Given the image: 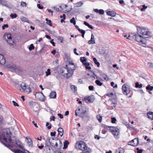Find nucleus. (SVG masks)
<instances>
[{"label": "nucleus", "mask_w": 153, "mask_h": 153, "mask_svg": "<svg viewBox=\"0 0 153 153\" xmlns=\"http://www.w3.org/2000/svg\"><path fill=\"white\" fill-rule=\"evenodd\" d=\"M75 69L62 67L60 69V73L65 78H69L73 74Z\"/></svg>", "instance_id": "obj_1"}, {"label": "nucleus", "mask_w": 153, "mask_h": 153, "mask_svg": "<svg viewBox=\"0 0 153 153\" xmlns=\"http://www.w3.org/2000/svg\"><path fill=\"white\" fill-rule=\"evenodd\" d=\"M16 87L22 92L28 94L30 91V89L29 86L26 85L25 83H22L21 84L17 83L15 85Z\"/></svg>", "instance_id": "obj_2"}, {"label": "nucleus", "mask_w": 153, "mask_h": 153, "mask_svg": "<svg viewBox=\"0 0 153 153\" xmlns=\"http://www.w3.org/2000/svg\"><path fill=\"white\" fill-rule=\"evenodd\" d=\"M137 33L141 34L142 35H146L148 37L146 38L151 37L152 34L151 32L149 31L148 29L145 27H140L139 26H137Z\"/></svg>", "instance_id": "obj_3"}, {"label": "nucleus", "mask_w": 153, "mask_h": 153, "mask_svg": "<svg viewBox=\"0 0 153 153\" xmlns=\"http://www.w3.org/2000/svg\"><path fill=\"white\" fill-rule=\"evenodd\" d=\"M11 133L9 129H7L4 131L2 134L1 138L3 140L7 143H11L12 140L11 139Z\"/></svg>", "instance_id": "obj_4"}, {"label": "nucleus", "mask_w": 153, "mask_h": 153, "mask_svg": "<svg viewBox=\"0 0 153 153\" xmlns=\"http://www.w3.org/2000/svg\"><path fill=\"white\" fill-rule=\"evenodd\" d=\"M106 128L114 136H117L119 134V131L117 127L112 126H106Z\"/></svg>", "instance_id": "obj_5"}, {"label": "nucleus", "mask_w": 153, "mask_h": 153, "mask_svg": "<svg viewBox=\"0 0 153 153\" xmlns=\"http://www.w3.org/2000/svg\"><path fill=\"white\" fill-rule=\"evenodd\" d=\"M79 112L80 113L79 114V117H83L86 114L87 108L86 106L84 105H80L77 109Z\"/></svg>", "instance_id": "obj_6"}, {"label": "nucleus", "mask_w": 153, "mask_h": 153, "mask_svg": "<svg viewBox=\"0 0 153 153\" xmlns=\"http://www.w3.org/2000/svg\"><path fill=\"white\" fill-rule=\"evenodd\" d=\"M135 36V39L136 41L139 43L140 44H143L146 45L147 44V41L145 38H143L139 34L134 35Z\"/></svg>", "instance_id": "obj_7"}, {"label": "nucleus", "mask_w": 153, "mask_h": 153, "mask_svg": "<svg viewBox=\"0 0 153 153\" xmlns=\"http://www.w3.org/2000/svg\"><path fill=\"white\" fill-rule=\"evenodd\" d=\"M77 145H78V148L80 150L83 151L87 149V147L86 144L83 141H81L78 143L77 142L76 144V146Z\"/></svg>", "instance_id": "obj_8"}, {"label": "nucleus", "mask_w": 153, "mask_h": 153, "mask_svg": "<svg viewBox=\"0 0 153 153\" xmlns=\"http://www.w3.org/2000/svg\"><path fill=\"white\" fill-rule=\"evenodd\" d=\"M123 93L125 95H127L129 94L131 91L129 85L125 84L122 87Z\"/></svg>", "instance_id": "obj_9"}, {"label": "nucleus", "mask_w": 153, "mask_h": 153, "mask_svg": "<svg viewBox=\"0 0 153 153\" xmlns=\"http://www.w3.org/2000/svg\"><path fill=\"white\" fill-rule=\"evenodd\" d=\"M35 96L37 99L42 102H44L45 100V97L42 92H39L36 93Z\"/></svg>", "instance_id": "obj_10"}, {"label": "nucleus", "mask_w": 153, "mask_h": 153, "mask_svg": "<svg viewBox=\"0 0 153 153\" xmlns=\"http://www.w3.org/2000/svg\"><path fill=\"white\" fill-rule=\"evenodd\" d=\"M129 143H130L129 144L132 146H136L139 143V139L138 138H135L130 142Z\"/></svg>", "instance_id": "obj_11"}, {"label": "nucleus", "mask_w": 153, "mask_h": 153, "mask_svg": "<svg viewBox=\"0 0 153 153\" xmlns=\"http://www.w3.org/2000/svg\"><path fill=\"white\" fill-rule=\"evenodd\" d=\"M15 143L18 146V147L21 149H22L24 151H26V152H29L27 150H25L23 146H22V144L21 142L19 140H16L15 142Z\"/></svg>", "instance_id": "obj_12"}, {"label": "nucleus", "mask_w": 153, "mask_h": 153, "mask_svg": "<svg viewBox=\"0 0 153 153\" xmlns=\"http://www.w3.org/2000/svg\"><path fill=\"white\" fill-rule=\"evenodd\" d=\"M85 99L86 100H87L89 103H91L94 101L95 98L93 96H92L85 97Z\"/></svg>", "instance_id": "obj_13"}, {"label": "nucleus", "mask_w": 153, "mask_h": 153, "mask_svg": "<svg viewBox=\"0 0 153 153\" xmlns=\"http://www.w3.org/2000/svg\"><path fill=\"white\" fill-rule=\"evenodd\" d=\"M8 67L12 71H16V70H20L19 68H18V67L15 65H9L8 66Z\"/></svg>", "instance_id": "obj_14"}, {"label": "nucleus", "mask_w": 153, "mask_h": 153, "mask_svg": "<svg viewBox=\"0 0 153 153\" xmlns=\"http://www.w3.org/2000/svg\"><path fill=\"white\" fill-rule=\"evenodd\" d=\"M6 62V60L4 56L0 54V65H4L5 64Z\"/></svg>", "instance_id": "obj_15"}, {"label": "nucleus", "mask_w": 153, "mask_h": 153, "mask_svg": "<svg viewBox=\"0 0 153 153\" xmlns=\"http://www.w3.org/2000/svg\"><path fill=\"white\" fill-rule=\"evenodd\" d=\"M3 37L7 41L11 39H12L11 35L8 33L4 34Z\"/></svg>", "instance_id": "obj_16"}, {"label": "nucleus", "mask_w": 153, "mask_h": 153, "mask_svg": "<svg viewBox=\"0 0 153 153\" xmlns=\"http://www.w3.org/2000/svg\"><path fill=\"white\" fill-rule=\"evenodd\" d=\"M94 36L92 34L91 35V39L88 41V43L89 44H95V43Z\"/></svg>", "instance_id": "obj_17"}, {"label": "nucleus", "mask_w": 153, "mask_h": 153, "mask_svg": "<svg viewBox=\"0 0 153 153\" xmlns=\"http://www.w3.org/2000/svg\"><path fill=\"white\" fill-rule=\"evenodd\" d=\"M0 4L2 5V6H5L7 7H8V5L7 2L5 0H0Z\"/></svg>", "instance_id": "obj_18"}, {"label": "nucleus", "mask_w": 153, "mask_h": 153, "mask_svg": "<svg viewBox=\"0 0 153 153\" xmlns=\"http://www.w3.org/2000/svg\"><path fill=\"white\" fill-rule=\"evenodd\" d=\"M94 11L95 12L99 13L100 15H103L104 13V11L102 9L98 10L97 9H94Z\"/></svg>", "instance_id": "obj_19"}, {"label": "nucleus", "mask_w": 153, "mask_h": 153, "mask_svg": "<svg viewBox=\"0 0 153 153\" xmlns=\"http://www.w3.org/2000/svg\"><path fill=\"white\" fill-rule=\"evenodd\" d=\"M26 139L27 140V143L29 147H32L33 146V142L31 139L29 138L26 137Z\"/></svg>", "instance_id": "obj_20"}, {"label": "nucleus", "mask_w": 153, "mask_h": 153, "mask_svg": "<svg viewBox=\"0 0 153 153\" xmlns=\"http://www.w3.org/2000/svg\"><path fill=\"white\" fill-rule=\"evenodd\" d=\"M107 14L111 17H114L116 16V13L114 11H108L106 12Z\"/></svg>", "instance_id": "obj_21"}, {"label": "nucleus", "mask_w": 153, "mask_h": 153, "mask_svg": "<svg viewBox=\"0 0 153 153\" xmlns=\"http://www.w3.org/2000/svg\"><path fill=\"white\" fill-rule=\"evenodd\" d=\"M81 62L85 65H87V59L85 57H81L80 58Z\"/></svg>", "instance_id": "obj_22"}, {"label": "nucleus", "mask_w": 153, "mask_h": 153, "mask_svg": "<svg viewBox=\"0 0 153 153\" xmlns=\"http://www.w3.org/2000/svg\"><path fill=\"white\" fill-rule=\"evenodd\" d=\"M58 134H59L61 137L62 136L63 133V130L62 128H59L58 129Z\"/></svg>", "instance_id": "obj_23"}, {"label": "nucleus", "mask_w": 153, "mask_h": 153, "mask_svg": "<svg viewBox=\"0 0 153 153\" xmlns=\"http://www.w3.org/2000/svg\"><path fill=\"white\" fill-rule=\"evenodd\" d=\"M147 116L149 119L153 120V112H149L147 113Z\"/></svg>", "instance_id": "obj_24"}, {"label": "nucleus", "mask_w": 153, "mask_h": 153, "mask_svg": "<svg viewBox=\"0 0 153 153\" xmlns=\"http://www.w3.org/2000/svg\"><path fill=\"white\" fill-rule=\"evenodd\" d=\"M124 149L121 148H118L116 150L115 153H124Z\"/></svg>", "instance_id": "obj_25"}, {"label": "nucleus", "mask_w": 153, "mask_h": 153, "mask_svg": "<svg viewBox=\"0 0 153 153\" xmlns=\"http://www.w3.org/2000/svg\"><path fill=\"white\" fill-rule=\"evenodd\" d=\"M51 98H55L56 97V93L55 92H52L50 94Z\"/></svg>", "instance_id": "obj_26"}, {"label": "nucleus", "mask_w": 153, "mask_h": 153, "mask_svg": "<svg viewBox=\"0 0 153 153\" xmlns=\"http://www.w3.org/2000/svg\"><path fill=\"white\" fill-rule=\"evenodd\" d=\"M83 4V3L82 1H80L74 4L75 7H79L81 6Z\"/></svg>", "instance_id": "obj_27"}, {"label": "nucleus", "mask_w": 153, "mask_h": 153, "mask_svg": "<svg viewBox=\"0 0 153 153\" xmlns=\"http://www.w3.org/2000/svg\"><path fill=\"white\" fill-rule=\"evenodd\" d=\"M117 104V101L114 98V101H113L111 104V106L112 107H115Z\"/></svg>", "instance_id": "obj_28"}, {"label": "nucleus", "mask_w": 153, "mask_h": 153, "mask_svg": "<svg viewBox=\"0 0 153 153\" xmlns=\"http://www.w3.org/2000/svg\"><path fill=\"white\" fill-rule=\"evenodd\" d=\"M69 143L68 141L67 140H65L64 143L63 147V149H66L67 148L69 144Z\"/></svg>", "instance_id": "obj_29"}, {"label": "nucleus", "mask_w": 153, "mask_h": 153, "mask_svg": "<svg viewBox=\"0 0 153 153\" xmlns=\"http://www.w3.org/2000/svg\"><path fill=\"white\" fill-rule=\"evenodd\" d=\"M36 104V103L33 101H31L28 103V105L30 107H33L35 106Z\"/></svg>", "instance_id": "obj_30"}, {"label": "nucleus", "mask_w": 153, "mask_h": 153, "mask_svg": "<svg viewBox=\"0 0 153 153\" xmlns=\"http://www.w3.org/2000/svg\"><path fill=\"white\" fill-rule=\"evenodd\" d=\"M93 60L95 64L96 65L97 67H99L100 65V63L97 62V60L96 58H94L93 59Z\"/></svg>", "instance_id": "obj_31"}, {"label": "nucleus", "mask_w": 153, "mask_h": 153, "mask_svg": "<svg viewBox=\"0 0 153 153\" xmlns=\"http://www.w3.org/2000/svg\"><path fill=\"white\" fill-rule=\"evenodd\" d=\"M71 90L74 92H75L77 90V88L74 85H71L70 86Z\"/></svg>", "instance_id": "obj_32"}, {"label": "nucleus", "mask_w": 153, "mask_h": 153, "mask_svg": "<svg viewBox=\"0 0 153 153\" xmlns=\"http://www.w3.org/2000/svg\"><path fill=\"white\" fill-rule=\"evenodd\" d=\"M135 84V86L136 88H141L142 87V85L141 84H140L138 82H136Z\"/></svg>", "instance_id": "obj_33"}, {"label": "nucleus", "mask_w": 153, "mask_h": 153, "mask_svg": "<svg viewBox=\"0 0 153 153\" xmlns=\"http://www.w3.org/2000/svg\"><path fill=\"white\" fill-rule=\"evenodd\" d=\"M106 95L108 96L109 97H112V98H114V97H115V94L113 93L112 92L110 93L109 94H107Z\"/></svg>", "instance_id": "obj_34"}, {"label": "nucleus", "mask_w": 153, "mask_h": 153, "mask_svg": "<svg viewBox=\"0 0 153 153\" xmlns=\"http://www.w3.org/2000/svg\"><path fill=\"white\" fill-rule=\"evenodd\" d=\"M91 77H93L94 79H99V78H100L98 76H97L94 73H93V74L92 75H91V76H90Z\"/></svg>", "instance_id": "obj_35"}, {"label": "nucleus", "mask_w": 153, "mask_h": 153, "mask_svg": "<svg viewBox=\"0 0 153 153\" xmlns=\"http://www.w3.org/2000/svg\"><path fill=\"white\" fill-rule=\"evenodd\" d=\"M70 22L73 24L74 25H76V21L74 17H73L72 19L70 20Z\"/></svg>", "instance_id": "obj_36"}, {"label": "nucleus", "mask_w": 153, "mask_h": 153, "mask_svg": "<svg viewBox=\"0 0 153 153\" xmlns=\"http://www.w3.org/2000/svg\"><path fill=\"white\" fill-rule=\"evenodd\" d=\"M146 89L147 90L152 91L153 89V86H151L150 85H149L146 87Z\"/></svg>", "instance_id": "obj_37"}, {"label": "nucleus", "mask_w": 153, "mask_h": 153, "mask_svg": "<svg viewBox=\"0 0 153 153\" xmlns=\"http://www.w3.org/2000/svg\"><path fill=\"white\" fill-rule=\"evenodd\" d=\"M7 42L12 45H14L15 44V42L13 41L12 40V39H11L7 41Z\"/></svg>", "instance_id": "obj_38"}, {"label": "nucleus", "mask_w": 153, "mask_h": 153, "mask_svg": "<svg viewBox=\"0 0 153 153\" xmlns=\"http://www.w3.org/2000/svg\"><path fill=\"white\" fill-rule=\"evenodd\" d=\"M10 16L12 19H13L16 18L17 16V15L16 13L11 14L10 15Z\"/></svg>", "instance_id": "obj_39"}, {"label": "nucleus", "mask_w": 153, "mask_h": 153, "mask_svg": "<svg viewBox=\"0 0 153 153\" xmlns=\"http://www.w3.org/2000/svg\"><path fill=\"white\" fill-rule=\"evenodd\" d=\"M97 117L99 122L100 123L102 120V117L100 115V114H99L97 116Z\"/></svg>", "instance_id": "obj_40"}, {"label": "nucleus", "mask_w": 153, "mask_h": 153, "mask_svg": "<svg viewBox=\"0 0 153 153\" xmlns=\"http://www.w3.org/2000/svg\"><path fill=\"white\" fill-rule=\"evenodd\" d=\"M147 65L149 68H153V64L152 63L149 62L147 63Z\"/></svg>", "instance_id": "obj_41"}, {"label": "nucleus", "mask_w": 153, "mask_h": 153, "mask_svg": "<svg viewBox=\"0 0 153 153\" xmlns=\"http://www.w3.org/2000/svg\"><path fill=\"white\" fill-rule=\"evenodd\" d=\"M95 83L98 85L101 86L102 85V83L98 80H96Z\"/></svg>", "instance_id": "obj_42"}, {"label": "nucleus", "mask_w": 153, "mask_h": 153, "mask_svg": "<svg viewBox=\"0 0 153 153\" xmlns=\"http://www.w3.org/2000/svg\"><path fill=\"white\" fill-rule=\"evenodd\" d=\"M142 7H143L140 10L141 11H143L144 10H146L148 7L147 6H146L144 4L143 5H142Z\"/></svg>", "instance_id": "obj_43"}, {"label": "nucleus", "mask_w": 153, "mask_h": 153, "mask_svg": "<svg viewBox=\"0 0 153 153\" xmlns=\"http://www.w3.org/2000/svg\"><path fill=\"white\" fill-rule=\"evenodd\" d=\"M126 126L128 128L131 130H133L134 129L133 127L132 126H131L129 124L126 125Z\"/></svg>", "instance_id": "obj_44"}, {"label": "nucleus", "mask_w": 153, "mask_h": 153, "mask_svg": "<svg viewBox=\"0 0 153 153\" xmlns=\"http://www.w3.org/2000/svg\"><path fill=\"white\" fill-rule=\"evenodd\" d=\"M14 153H25L22 151L20 150H16L13 151Z\"/></svg>", "instance_id": "obj_45"}, {"label": "nucleus", "mask_w": 153, "mask_h": 153, "mask_svg": "<svg viewBox=\"0 0 153 153\" xmlns=\"http://www.w3.org/2000/svg\"><path fill=\"white\" fill-rule=\"evenodd\" d=\"M50 69H47V71L45 72L46 75V76H48L49 75L51 74V72H50Z\"/></svg>", "instance_id": "obj_46"}, {"label": "nucleus", "mask_w": 153, "mask_h": 153, "mask_svg": "<svg viewBox=\"0 0 153 153\" xmlns=\"http://www.w3.org/2000/svg\"><path fill=\"white\" fill-rule=\"evenodd\" d=\"M116 119L115 117H111V122L112 123H114L116 121Z\"/></svg>", "instance_id": "obj_47"}, {"label": "nucleus", "mask_w": 153, "mask_h": 153, "mask_svg": "<svg viewBox=\"0 0 153 153\" xmlns=\"http://www.w3.org/2000/svg\"><path fill=\"white\" fill-rule=\"evenodd\" d=\"M34 47L33 44L30 45V46L29 48V49L30 51H31L34 49Z\"/></svg>", "instance_id": "obj_48"}, {"label": "nucleus", "mask_w": 153, "mask_h": 153, "mask_svg": "<svg viewBox=\"0 0 153 153\" xmlns=\"http://www.w3.org/2000/svg\"><path fill=\"white\" fill-rule=\"evenodd\" d=\"M58 40L60 41L61 43H62L63 42L62 37L60 36H59L57 38Z\"/></svg>", "instance_id": "obj_49"}, {"label": "nucleus", "mask_w": 153, "mask_h": 153, "mask_svg": "<svg viewBox=\"0 0 153 153\" xmlns=\"http://www.w3.org/2000/svg\"><path fill=\"white\" fill-rule=\"evenodd\" d=\"M49 125V123L48 122H47L46 124V126L47 127L48 129H50L51 128V125H50L49 126H48Z\"/></svg>", "instance_id": "obj_50"}, {"label": "nucleus", "mask_w": 153, "mask_h": 153, "mask_svg": "<svg viewBox=\"0 0 153 153\" xmlns=\"http://www.w3.org/2000/svg\"><path fill=\"white\" fill-rule=\"evenodd\" d=\"M21 5L23 7H26V3L23 1H22L21 3Z\"/></svg>", "instance_id": "obj_51"}, {"label": "nucleus", "mask_w": 153, "mask_h": 153, "mask_svg": "<svg viewBox=\"0 0 153 153\" xmlns=\"http://www.w3.org/2000/svg\"><path fill=\"white\" fill-rule=\"evenodd\" d=\"M111 86H112V87H113L114 88H117V84H116L114 86V82H111Z\"/></svg>", "instance_id": "obj_52"}, {"label": "nucleus", "mask_w": 153, "mask_h": 153, "mask_svg": "<svg viewBox=\"0 0 153 153\" xmlns=\"http://www.w3.org/2000/svg\"><path fill=\"white\" fill-rule=\"evenodd\" d=\"M78 31L82 34L83 33H85V30L80 29H79Z\"/></svg>", "instance_id": "obj_53"}, {"label": "nucleus", "mask_w": 153, "mask_h": 153, "mask_svg": "<svg viewBox=\"0 0 153 153\" xmlns=\"http://www.w3.org/2000/svg\"><path fill=\"white\" fill-rule=\"evenodd\" d=\"M8 27V25L7 24H4L3 26H2V29L3 30L5 29V28L6 27L7 28Z\"/></svg>", "instance_id": "obj_54"}, {"label": "nucleus", "mask_w": 153, "mask_h": 153, "mask_svg": "<svg viewBox=\"0 0 153 153\" xmlns=\"http://www.w3.org/2000/svg\"><path fill=\"white\" fill-rule=\"evenodd\" d=\"M136 149L137 151V153H142L143 152V150L142 149H140L138 148H137Z\"/></svg>", "instance_id": "obj_55"}, {"label": "nucleus", "mask_w": 153, "mask_h": 153, "mask_svg": "<svg viewBox=\"0 0 153 153\" xmlns=\"http://www.w3.org/2000/svg\"><path fill=\"white\" fill-rule=\"evenodd\" d=\"M12 102L13 104V105L15 106H19V105L15 101H13Z\"/></svg>", "instance_id": "obj_56"}, {"label": "nucleus", "mask_w": 153, "mask_h": 153, "mask_svg": "<svg viewBox=\"0 0 153 153\" xmlns=\"http://www.w3.org/2000/svg\"><path fill=\"white\" fill-rule=\"evenodd\" d=\"M46 23L48 24L49 26H52L51 21L50 20H49L48 21V22H47Z\"/></svg>", "instance_id": "obj_57"}, {"label": "nucleus", "mask_w": 153, "mask_h": 153, "mask_svg": "<svg viewBox=\"0 0 153 153\" xmlns=\"http://www.w3.org/2000/svg\"><path fill=\"white\" fill-rule=\"evenodd\" d=\"M37 6L38 8L40 9H42L43 8V6H41L39 4H37Z\"/></svg>", "instance_id": "obj_58"}, {"label": "nucleus", "mask_w": 153, "mask_h": 153, "mask_svg": "<svg viewBox=\"0 0 153 153\" xmlns=\"http://www.w3.org/2000/svg\"><path fill=\"white\" fill-rule=\"evenodd\" d=\"M79 113H80L79 112L77 109L75 111V115L76 116H78L79 117Z\"/></svg>", "instance_id": "obj_59"}, {"label": "nucleus", "mask_w": 153, "mask_h": 153, "mask_svg": "<svg viewBox=\"0 0 153 153\" xmlns=\"http://www.w3.org/2000/svg\"><path fill=\"white\" fill-rule=\"evenodd\" d=\"M94 88L93 86L91 85L89 86L88 87L90 91H93Z\"/></svg>", "instance_id": "obj_60"}, {"label": "nucleus", "mask_w": 153, "mask_h": 153, "mask_svg": "<svg viewBox=\"0 0 153 153\" xmlns=\"http://www.w3.org/2000/svg\"><path fill=\"white\" fill-rule=\"evenodd\" d=\"M56 133V132L54 131L53 132H51V136H55Z\"/></svg>", "instance_id": "obj_61"}, {"label": "nucleus", "mask_w": 153, "mask_h": 153, "mask_svg": "<svg viewBox=\"0 0 153 153\" xmlns=\"http://www.w3.org/2000/svg\"><path fill=\"white\" fill-rule=\"evenodd\" d=\"M50 43L52 44L53 46H55V45L54 42H53V39H52L50 42Z\"/></svg>", "instance_id": "obj_62"}, {"label": "nucleus", "mask_w": 153, "mask_h": 153, "mask_svg": "<svg viewBox=\"0 0 153 153\" xmlns=\"http://www.w3.org/2000/svg\"><path fill=\"white\" fill-rule=\"evenodd\" d=\"M21 20L22 21L26 22L27 19L26 17H23L21 18Z\"/></svg>", "instance_id": "obj_63"}, {"label": "nucleus", "mask_w": 153, "mask_h": 153, "mask_svg": "<svg viewBox=\"0 0 153 153\" xmlns=\"http://www.w3.org/2000/svg\"><path fill=\"white\" fill-rule=\"evenodd\" d=\"M60 18H63V19H65V14H63L62 15V16H60Z\"/></svg>", "instance_id": "obj_64"}]
</instances>
